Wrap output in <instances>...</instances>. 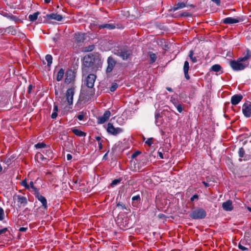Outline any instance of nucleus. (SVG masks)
<instances>
[{
    "instance_id": "39448f33",
    "label": "nucleus",
    "mask_w": 251,
    "mask_h": 251,
    "mask_svg": "<svg viewBox=\"0 0 251 251\" xmlns=\"http://www.w3.org/2000/svg\"><path fill=\"white\" fill-rule=\"evenodd\" d=\"M107 66L106 69V73L107 74H110L113 71L114 68L117 64V61L114 58L110 56L108 57L107 60Z\"/></svg>"
},
{
    "instance_id": "e433bc0d",
    "label": "nucleus",
    "mask_w": 251,
    "mask_h": 251,
    "mask_svg": "<svg viewBox=\"0 0 251 251\" xmlns=\"http://www.w3.org/2000/svg\"><path fill=\"white\" fill-rule=\"evenodd\" d=\"M118 87V85L116 83H114L112 84L111 86L110 87V90L111 92L115 91Z\"/></svg>"
},
{
    "instance_id": "4c0bfd02",
    "label": "nucleus",
    "mask_w": 251,
    "mask_h": 251,
    "mask_svg": "<svg viewBox=\"0 0 251 251\" xmlns=\"http://www.w3.org/2000/svg\"><path fill=\"white\" fill-rule=\"evenodd\" d=\"M4 219V212L3 208L0 207V221H2Z\"/></svg>"
},
{
    "instance_id": "09e8293b",
    "label": "nucleus",
    "mask_w": 251,
    "mask_h": 251,
    "mask_svg": "<svg viewBox=\"0 0 251 251\" xmlns=\"http://www.w3.org/2000/svg\"><path fill=\"white\" fill-rule=\"evenodd\" d=\"M211 1L215 3L217 6H220L221 4L220 0H211Z\"/></svg>"
},
{
    "instance_id": "0e129e2a",
    "label": "nucleus",
    "mask_w": 251,
    "mask_h": 251,
    "mask_svg": "<svg viewBox=\"0 0 251 251\" xmlns=\"http://www.w3.org/2000/svg\"><path fill=\"white\" fill-rule=\"evenodd\" d=\"M202 183H203V184L204 185V186H205V187H209V184H208V183H207V182H205V181H202Z\"/></svg>"
},
{
    "instance_id": "4d7b16f0",
    "label": "nucleus",
    "mask_w": 251,
    "mask_h": 251,
    "mask_svg": "<svg viewBox=\"0 0 251 251\" xmlns=\"http://www.w3.org/2000/svg\"><path fill=\"white\" fill-rule=\"evenodd\" d=\"M72 158V156L71 154H68L67 155V159L68 160H70Z\"/></svg>"
},
{
    "instance_id": "338daca9",
    "label": "nucleus",
    "mask_w": 251,
    "mask_h": 251,
    "mask_svg": "<svg viewBox=\"0 0 251 251\" xmlns=\"http://www.w3.org/2000/svg\"><path fill=\"white\" fill-rule=\"evenodd\" d=\"M4 32V28H0V34Z\"/></svg>"
},
{
    "instance_id": "bf43d9fd",
    "label": "nucleus",
    "mask_w": 251,
    "mask_h": 251,
    "mask_svg": "<svg viewBox=\"0 0 251 251\" xmlns=\"http://www.w3.org/2000/svg\"><path fill=\"white\" fill-rule=\"evenodd\" d=\"M171 101L172 102V103L174 104L175 106V103H177V100H176L175 99H173L171 98Z\"/></svg>"
},
{
    "instance_id": "f03ea898",
    "label": "nucleus",
    "mask_w": 251,
    "mask_h": 251,
    "mask_svg": "<svg viewBox=\"0 0 251 251\" xmlns=\"http://www.w3.org/2000/svg\"><path fill=\"white\" fill-rule=\"evenodd\" d=\"M239 57L236 60H231L229 62V65L234 71H240L245 69L249 65L248 62H244Z\"/></svg>"
},
{
    "instance_id": "864d4df0",
    "label": "nucleus",
    "mask_w": 251,
    "mask_h": 251,
    "mask_svg": "<svg viewBox=\"0 0 251 251\" xmlns=\"http://www.w3.org/2000/svg\"><path fill=\"white\" fill-rule=\"evenodd\" d=\"M27 229V227H21L20 228L19 230L21 232H25V231H26Z\"/></svg>"
},
{
    "instance_id": "20e7f679",
    "label": "nucleus",
    "mask_w": 251,
    "mask_h": 251,
    "mask_svg": "<svg viewBox=\"0 0 251 251\" xmlns=\"http://www.w3.org/2000/svg\"><path fill=\"white\" fill-rule=\"evenodd\" d=\"M206 216V212L202 208L198 207L191 211L189 216L193 219H202Z\"/></svg>"
},
{
    "instance_id": "4468645a",
    "label": "nucleus",
    "mask_w": 251,
    "mask_h": 251,
    "mask_svg": "<svg viewBox=\"0 0 251 251\" xmlns=\"http://www.w3.org/2000/svg\"><path fill=\"white\" fill-rule=\"evenodd\" d=\"M111 115V112L109 110H106L104 112L102 116L98 118V123L102 124L106 122L109 119Z\"/></svg>"
},
{
    "instance_id": "7ed1b4c3",
    "label": "nucleus",
    "mask_w": 251,
    "mask_h": 251,
    "mask_svg": "<svg viewBox=\"0 0 251 251\" xmlns=\"http://www.w3.org/2000/svg\"><path fill=\"white\" fill-rule=\"evenodd\" d=\"M113 53L124 60H127L132 54L131 50L125 47L115 49L113 50Z\"/></svg>"
},
{
    "instance_id": "c85d7f7f",
    "label": "nucleus",
    "mask_w": 251,
    "mask_h": 251,
    "mask_svg": "<svg viewBox=\"0 0 251 251\" xmlns=\"http://www.w3.org/2000/svg\"><path fill=\"white\" fill-rule=\"evenodd\" d=\"M149 56H150V63H154L156 59V55L155 53H152L151 52H149Z\"/></svg>"
},
{
    "instance_id": "423d86ee",
    "label": "nucleus",
    "mask_w": 251,
    "mask_h": 251,
    "mask_svg": "<svg viewBox=\"0 0 251 251\" xmlns=\"http://www.w3.org/2000/svg\"><path fill=\"white\" fill-rule=\"evenodd\" d=\"M75 94V88L68 89L66 93V100L68 105H72L73 103V97Z\"/></svg>"
},
{
    "instance_id": "cd10ccee",
    "label": "nucleus",
    "mask_w": 251,
    "mask_h": 251,
    "mask_svg": "<svg viewBox=\"0 0 251 251\" xmlns=\"http://www.w3.org/2000/svg\"><path fill=\"white\" fill-rule=\"evenodd\" d=\"M39 14H40L39 12H35L33 14L29 15L28 16V19L30 21L33 22L37 19L38 16Z\"/></svg>"
},
{
    "instance_id": "6ab92c4d",
    "label": "nucleus",
    "mask_w": 251,
    "mask_h": 251,
    "mask_svg": "<svg viewBox=\"0 0 251 251\" xmlns=\"http://www.w3.org/2000/svg\"><path fill=\"white\" fill-rule=\"evenodd\" d=\"M186 3L187 2H178L177 3H176L174 5V6L172 8L171 10L175 11L179 9L183 8L187 6Z\"/></svg>"
},
{
    "instance_id": "de8ad7c7",
    "label": "nucleus",
    "mask_w": 251,
    "mask_h": 251,
    "mask_svg": "<svg viewBox=\"0 0 251 251\" xmlns=\"http://www.w3.org/2000/svg\"><path fill=\"white\" fill-rule=\"evenodd\" d=\"M57 116V112H53V113H52L51 115V117L52 119H55Z\"/></svg>"
},
{
    "instance_id": "2eb2a0df",
    "label": "nucleus",
    "mask_w": 251,
    "mask_h": 251,
    "mask_svg": "<svg viewBox=\"0 0 251 251\" xmlns=\"http://www.w3.org/2000/svg\"><path fill=\"white\" fill-rule=\"evenodd\" d=\"M45 18L48 21L54 20L57 21H61L63 19V17L62 15L58 14L57 13H51L47 14Z\"/></svg>"
},
{
    "instance_id": "0eeeda50",
    "label": "nucleus",
    "mask_w": 251,
    "mask_h": 251,
    "mask_svg": "<svg viewBox=\"0 0 251 251\" xmlns=\"http://www.w3.org/2000/svg\"><path fill=\"white\" fill-rule=\"evenodd\" d=\"M4 32H7V33H11L13 35H18L20 37L25 36V34L20 32L17 29L16 27H15L13 26H9L5 28H4Z\"/></svg>"
},
{
    "instance_id": "ea45409f",
    "label": "nucleus",
    "mask_w": 251,
    "mask_h": 251,
    "mask_svg": "<svg viewBox=\"0 0 251 251\" xmlns=\"http://www.w3.org/2000/svg\"><path fill=\"white\" fill-rule=\"evenodd\" d=\"M145 143L149 145V146H151V145L153 144V138H148L147 141L145 142Z\"/></svg>"
},
{
    "instance_id": "aec40b11",
    "label": "nucleus",
    "mask_w": 251,
    "mask_h": 251,
    "mask_svg": "<svg viewBox=\"0 0 251 251\" xmlns=\"http://www.w3.org/2000/svg\"><path fill=\"white\" fill-rule=\"evenodd\" d=\"M17 201L19 207L25 206L27 202L26 198L21 196H18Z\"/></svg>"
},
{
    "instance_id": "a878e982",
    "label": "nucleus",
    "mask_w": 251,
    "mask_h": 251,
    "mask_svg": "<svg viewBox=\"0 0 251 251\" xmlns=\"http://www.w3.org/2000/svg\"><path fill=\"white\" fill-rule=\"evenodd\" d=\"M72 132L76 136L79 137H83L86 136V133L82 131L81 130L78 129H73Z\"/></svg>"
},
{
    "instance_id": "72a5a7b5",
    "label": "nucleus",
    "mask_w": 251,
    "mask_h": 251,
    "mask_svg": "<svg viewBox=\"0 0 251 251\" xmlns=\"http://www.w3.org/2000/svg\"><path fill=\"white\" fill-rule=\"evenodd\" d=\"M245 154V151L243 148H240L238 151V154L240 157H243Z\"/></svg>"
},
{
    "instance_id": "b1692460",
    "label": "nucleus",
    "mask_w": 251,
    "mask_h": 251,
    "mask_svg": "<svg viewBox=\"0 0 251 251\" xmlns=\"http://www.w3.org/2000/svg\"><path fill=\"white\" fill-rule=\"evenodd\" d=\"M240 60H243L244 62L250 59L251 58V51L249 49H247L246 50V53L244 57H240Z\"/></svg>"
},
{
    "instance_id": "412c9836",
    "label": "nucleus",
    "mask_w": 251,
    "mask_h": 251,
    "mask_svg": "<svg viewBox=\"0 0 251 251\" xmlns=\"http://www.w3.org/2000/svg\"><path fill=\"white\" fill-rule=\"evenodd\" d=\"M245 241H243L240 242L238 244V248L242 251H248L249 249L251 248V244L248 245L244 243Z\"/></svg>"
},
{
    "instance_id": "6e6d98bb",
    "label": "nucleus",
    "mask_w": 251,
    "mask_h": 251,
    "mask_svg": "<svg viewBox=\"0 0 251 251\" xmlns=\"http://www.w3.org/2000/svg\"><path fill=\"white\" fill-rule=\"evenodd\" d=\"M94 49V46L93 45L91 46H89L88 47V49H87V51H92V50H93V49Z\"/></svg>"
},
{
    "instance_id": "f257e3e1",
    "label": "nucleus",
    "mask_w": 251,
    "mask_h": 251,
    "mask_svg": "<svg viewBox=\"0 0 251 251\" xmlns=\"http://www.w3.org/2000/svg\"><path fill=\"white\" fill-rule=\"evenodd\" d=\"M83 65L85 68H90L91 72L94 73L101 68L102 63L93 55L88 54L83 58Z\"/></svg>"
},
{
    "instance_id": "5fc2aeb1",
    "label": "nucleus",
    "mask_w": 251,
    "mask_h": 251,
    "mask_svg": "<svg viewBox=\"0 0 251 251\" xmlns=\"http://www.w3.org/2000/svg\"><path fill=\"white\" fill-rule=\"evenodd\" d=\"M190 16V14L186 12H183V13H182L181 14V16L187 17V16Z\"/></svg>"
},
{
    "instance_id": "f8f14e48",
    "label": "nucleus",
    "mask_w": 251,
    "mask_h": 251,
    "mask_svg": "<svg viewBox=\"0 0 251 251\" xmlns=\"http://www.w3.org/2000/svg\"><path fill=\"white\" fill-rule=\"evenodd\" d=\"M75 73L71 70H68L66 73L65 82L69 84L75 80Z\"/></svg>"
},
{
    "instance_id": "3c124183",
    "label": "nucleus",
    "mask_w": 251,
    "mask_h": 251,
    "mask_svg": "<svg viewBox=\"0 0 251 251\" xmlns=\"http://www.w3.org/2000/svg\"><path fill=\"white\" fill-rule=\"evenodd\" d=\"M160 149H159L158 151V156H159L160 158L163 159L164 158L163 154L161 151H160Z\"/></svg>"
},
{
    "instance_id": "a19ab883",
    "label": "nucleus",
    "mask_w": 251,
    "mask_h": 251,
    "mask_svg": "<svg viewBox=\"0 0 251 251\" xmlns=\"http://www.w3.org/2000/svg\"><path fill=\"white\" fill-rule=\"evenodd\" d=\"M36 157L37 158H39V159L42 160V161H44V160H46L47 159V158L46 157H45L41 153H38L36 154Z\"/></svg>"
},
{
    "instance_id": "c756f323",
    "label": "nucleus",
    "mask_w": 251,
    "mask_h": 251,
    "mask_svg": "<svg viewBox=\"0 0 251 251\" xmlns=\"http://www.w3.org/2000/svg\"><path fill=\"white\" fill-rule=\"evenodd\" d=\"M46 60L48 62V66H50L52 63V57L50 54H47L45 57Z\"/></svg>"
},
{
    "instance_id": "37998d69",
    "label": "nucleus",
    "mask_w": 251,
    "mask_h": 251,
    "mask_svg": "<svg viewBox=\"0 0 251 251\" xmlns=\"http://www.w3.org/2000/svg\"><path fill=\"white\" fill-rule=\"evenodd\" d=\"M132 200L133 201H140V197L139 195L134 196L132 198Z\"/></svg>"
},
{
    "instance_id": "c9c22d12",
    "label": "nucleus",
    "mask_w": 251,
    "mask_h": 251,
    "mask_svg": "<svg viewBox=\"0 0 251 251\" xmlns=\"http://www.w3.org/2000/svg\"><path fill=\"white\" fill-rule=\"evenodd\" d=\"M175 106L177 108V111L181 113L183 111V108L182 107L181 104L178 103H175Z\"/></svg>"
},
{
    "instance_id": "9d476101",
    "label": "nucleus",
    "mask_w": 251,
    "mask_h": 251,
    "mask_svg": "<svg viewBox=\"0 0 251 251\" xmlns=\"http://www.w3.org/2000/svg\"><path fill=\"white\" fill-rule=\"evenodd\" d=\"M243 20L242 18L237 17L236 18L227 17L222 20V23L224 24H233L238 23L240 22L243 21Z\"/></svg>"
},
{
    "instance_id": "a211bd4d",
    "label": "nucleus",
    "mask_w": 251,
    "mask_h": 251,
    "mask_svg": "<svg viewBox=\"0 0 251 251\" xmlns=\"http://www.w3.org/2000/svg\"><path fill=\"white\" fill-rule=\"evenodd\" d=\"M183 70L185 78L187 80H189L190 77L188 74V71L189 70V62L187 61H185L184 62Z\"/></svg>"
},
{
    "instance_id": "58836bf2",
    "label": "nucleus",
    "mask_w": 251,
    "mask_h": 251,
    "mask_svg": "<svg viewBox=\"0 0 251 251\" xmlns=\"http://www.w3.org/2000/svg\"><path fill=\"white\" fill-rule=\"evenodd\" d=\"M21 184L23 186L25 187L26 189H29V185L27 183V182H26V180L25 179V180H23L21 182Z\"/></svg>"
},
{
    "instance_id": "bb28decb",
    "label": "nucleus",
    "mask_w": 251,
    "mask_h": 251,
    "mask_svg": "<svg viewBox=\"0 0 251 251\" xmlns=\"http://www.w3.org/2000/svg\"><path fill=\"white\" fill-rule=\"evenodd\" d=\"M64 75V70L62 68H61L59 71L57 73V75L56 76V80L58 81H60L62 80Z\"/></svg>"
},
{
    "instance_id": "5701e85b",
    "label": "nucleus",
    "mask_w": 251,
    "mask_h": 251,
    "mask_svg": "<svg viewBox=\"0 0 251 251\" xmlns=\"http://www.w3.org/2000/svg\"><path fill=\"white\" fill-rule=\"evenodd\" d=\"M74 38L77 43L83 42L85 39L84 34L81 33H75Z\"/></svg>"
},
{
    "instance_id": "9b49d317",
    "label": "nucleus",
    "mask_w": 251,
    "mask_h": 251,
    "mask_svg": "<svg viewBox=\"0 0 251 251\" xmlns=\"http://www.w3.org/2000/svg\"><path fill=\"white\" fill-rule=\"evenodd\" d=\"M96 78V75L94 74L89 75L86 78L85 83L86 86L90 88L93 87Z\"/></svg>"
},
{
    "instance_id": "69168bd1",
    "label": "nucleus",
    "mask_w": 251,
    "mask_h": 251,
    "mask_svg": "<svg viewBox=\"0 0 251 251\" xmlns=\"http://www.w3.org/2000/svg\"><path fill=\"white\" fill-rule=\"evenodd\" d=\"M166 89L169 92H173V89L171 87H167Z\"/></svg>"
},
{
    "instance_id": "f3484780",
    "label": "nucleus",
    "mask_w": 251,
    "mask_h": 251,
    "mask_svg": "<svg viewBox=\"0 0 251 251\" xmlns=\"http://www.w3.org/2000/svg\"><path fill=\"white\" fill-rule=\"evenodd\" d=\"M222 208L226 211H231L233 209L232 202L231 200H227L222 204Z\"/></svg>"
},
{
    "instance_id": "e2e57ef3",
    "label": "nucleus",
    "mask_w": 251,
    "mask_h": 251,
    "mask_svg": "<svg viewBox=\"0 0 251 251\" xmlns=\"http://www.w3.org/2000/svg\"><path fill=\"white\" fill-rule=\"evenodd\" d=\"M96 139L97 141H98L99 142H100V141L101 140V138L100 136H96Z\"/></svg>"
},
{
    "instance_id": "7c9ffc66",
    "label": "nucleus",
    "mask_w": 251,
    "mask_h": 251,
    "mask_svg": "<svg viewBox=\"0 0 251 251\" xmlns=\"http://www.w3.org/2000/svg\"><path fill=\"white\" fill-rule=\"evenodd\" d=\"M194 55V51L191 50L189 51V56L191 60V61L193 63H196L197 62V59L195 56H193Z\"/></svg>"
},
{
    "instance_id": "6e6552de",
    "label": "nucleus",
    "mask_w": 251,
    "mask_h": 251,
    "mask_svg": "<svg viewBox=\"0 0 251 251\" xmlns=\"http://www.w3.org/2000/svg\"><path fill=\"white\" fill-rule=\"evenodd\" d=\"M107 131L112 135H117L121 133L123 131V129L120 127L115 128L112 124L108 123L107 124Z\"/></svg>"
},
{
    "instance_id": "603ef678",
    "label": "nucleus",
    "mask_w": 251,
    "mask_h": 251,
    "mask_svg": "<svg viewBox=\"0 0 251 251\" xmlns=\"http://www.w3.org/2000/svg\"><path fill=\"white\" fill-rule=\"evenodd\" d=\"M77 118L79 120L82 121L84 118V115L83 114H79L77 116Z\"/></svg>"
},
{
    "instance_id": "4be33fe9",
    "label": "nucleus",
    "mask_w": 251,
    "mask_h": 251,
    "mask_svg": "<svg viewBox=\"0 0 251 251\" xmlns=\"http://www.w3.org/2000/svg\"><path fill=\"white\" fill-rule=\"evenodd\" d=\"M210 71L216 73H219V74L223 73V68L219 64H215L212 66L210 68Z\"/></svg>"
},
{
    "instance_id": "774afa93",
    "label": "nucleus",
    "mask_w": 251,
    "mask_h": 251,
    "mask_svg": "<svg viewBox=\"0 0 251 251\" xmlns=\"http://www.w3.org/2000/svg\"><path fill=\"white\" fill-rule=\"evenodd\" d=\"M247 209H248V210L250 212H251V207H247Z\"/></svg>"
},
{
    "instance_id": "c03bdc74",
    "label": "nucleus",
    "mask_w": 251,
    "mask_h": 251,
    "mask_svg": "<svg viewBox=\"0 0 251 251\" xmlns=\"http://www.w3.org/2000/svg\"><path fill=\"white\" fill-rule=\"evenodd\" d=\"M117 207H121L123 209H126V206L124 204L122 203H121V202H118L117 204Z\"/></svg>"
},
{
    "instance_id": "680f3d73",
    "label": "nucleus",
    "mask_w": 251,
    "mask_h": 251,
    "mask_svg": "<svg viewBox=\"0 0 251 251\" xmlns=\"http://www.w3.org/2000/svg\"><path fill=\"white\" fill-rule=\"evenodd\" d=\"M99 149L101 150L102 149V145L101 142H99Z\"/></svg>"
},
{
    "instance_id": "f704fd0d",
    "label": "nucleus",
    "mask_w": 251,
    "mask_h": 251,
    "mask_svg": "<svg viewBox=\"0 0 251 251\" xmlns=\"http://www.w3.org/2000/svg\"><path fill=\"white\" fill-rule=\"evenodd\" d=\"M121 180H122V179H121V178L115 179L113 180L111 183V186L112 187H114L116 185L119 184L121 181Z\"/></svg>"
},
{
    "instance_id": "8fccbe9b",
    "label": "nucleus",
    "mask_w": 251,
    "mask_h": 251,
    "mask_svg": "<svg viewBox=\"0 0 251 251\" xmlns=\"http://www.w3.org/2000/svg\"><path fill=\"white\" fill-rule=\"evenodd\" d=\"M140 153V152L139 151H136L134 153H133L132 154V158H135V157H136L137 155H138Z\"/></svg>"
},
{
    "instance_id": "79ce46f5",
    "label": "nucleus",
    "mask_w": 251,
    "mask_h": 251,
    "mask_svg": "<svg viewBox=\"0 0 251 251\" xmlns=\"http://www.w3.org/2000/svg\"><path fill=\"white\" fill-rule=\"evenodd\" d=\"M52 151L50 149L47 150L46 152V154L50 158L52 157Z\"/></svg>"
},
{
    "instance_id": "2f4dec72",
    "label": "nucleus",
    "mask_w": 251,
    "mask_h": 251,
    "mask_svg": "<svg viewBox=\"0 0 251 251\" xmlns=\"http://www.w3.org/2000/svg\"><path fill=\"white\" fill-rule=\"evenodd\" d=\"M29 185V188L30 187L32 189V190L34 192V193H33L34 195L35 194H36V192L37 193L39 191V190L34 186L33 181H30Z\"/></svg>"
},
{
    "instance_id": "393cba45",
    "label": "nucleus",
    "mask_w": 251,
    "mask_h": 251,
    "mask_svg": "<svg viewBox=\"0 0 251 251\" xmlns=\"http://www.w3.org/2000/svg\"><path fill=\"white\" fill-rule=\"evenodd\" d=\"M99 28L100 29L107 28L108 29H113L115 28V26L112 24H105L99 25Z\"/></svg>"
},
{
    "instance_id": "1a4fd4ad",
    "label": "nucleus",
    "mask_w": 251,
    "mask_h": 251,
    "mask_svg": "<svg viewBox=\"0 0 251 251\" xmlns=\"http://www.w3.org/2000/svg\"><path fill=\"white\" fill-rule=\"evenodd\" d=\"M242 111L245 117H250L251 116V102L247 101L243 105Z\"/></svg>"
},
{
    "instance_id": "a18cd8bd",
    "label": "nucleus",
    "mask_w": 251,
    "mask_h": 251,
    "mask_svg": "<svg viewBox=\"0 0 251 251\" xmlns=\"http://www.w3.org/2000/svg\"><path fill=\"white\" fill-rule=\"evenodd\" d=\"M199 199V196L197 195V194H195L194 195H193L191 198H190V200L191 201H194L195 199L196 200H198Z\"/></svg>"
},
{
    "instance_id": "dca6fc26",
    "label": "nucleus",
    "mask_w": 251,
    "mask_h": 251,
    "mask_svg": "<svg viewBox=\"0 0 251 251\" xmlns=\"http://www.w3.org/2000/svg\"><path fill=\"white\" fill-rule=\"evenodd\" d=\"M243 96L241 94H236L231 97V103L232 105H237L243 99Z\"/></svg>"
},
{
    "instance_id": "49530a36",
    "label": "nucleus",
    "mask_w": 251,
    "mask_h": 251,
    "mask_svg": "<svg viewBox=\"0 0 251 251\" xmlns=\"http://www.w3.org/2000/svg\"><path fill=\"white\" fill-rule=\"evenodd\" d=\"M7 228L5 227L0 229V235L5 233L7 231Z\"/></svg>"
},
{
    "instance_id": "473e14b6",
    "label": "nucleus",
    "mask_w": 251,
    "mask_h": 251,
    "mask_svg": "<svg viewBox=\"0 0 251 251\" xmlns=\"http://www.w3.org/2000/svg\"><path fill=\"white\" fill-rule=\"evenodd\" d=\"M36 149H41L47 147V145L43 142L38 143L34 145Z\"/></svg>"
},
{
    "instance_id": "ddd939ff",
    "label": "nucleus",
    "mask_w": 251,
    "mask_h": 251,
    "mask_svg": "<svg viewBox=\"0 0 251 251\" xmlns=\"http://www.w3.org/2000/svg\"><path fill=\"white\" fill-rule=\"evenodd\" d=\"M34 196L36 199H38L39 201H40L44 209L47 210L48 208V204L47 201L45 197L40 194L39 191L38 192H36V194H34Z\"/></svg>"
},
{
    "instance_id": "052dcab7",
    "label": "nucleus",
    "mask_w": 251,
    "mask_h": 251,
    "mask_svg": "<svg viewBox=\"0 0 251 251\" xmlns=\"http://www.w3.org/2000/svg\"><path fill=\"white\" fill-rule=\"evenodd\" d=\"M32 89V86L31 85H29L28 87V92L29 93L31 92V90Z\"/></svg>"
},
{
    "instance_id": "13d9d810",
    "label": "nucleus",
    "mask_w": 251,
    "mask_h": 251,
    "mask_svg": "<svg viewBox=\"0 0 251 251\" xmlns=\"http://www.w3.org/2000/svg\"><path fill=\"white\" fill-rule=\"evenodd\" d=\"M53 111L57 112L58 111V106L57 105H54L53 106Z\"/></svg>"
}]
</instances>
